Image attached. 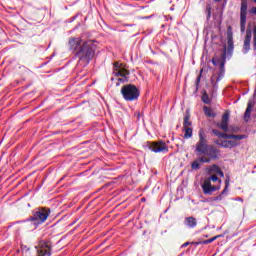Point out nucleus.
Listing matches in <instances>:
<instances>
[{
	"instance_id": "9d476101",
	"label": "nucleus",
	"mask_w": 256,
	"mask_h": 256,
	"mask_svg": "<svg viewBox=\"0 0 256 256\" xmlns=\"http://www.w3.org/2000/svg\"><path fill=\"white\" fill-rule=\"evenodd\" d=\"M212 133L216 137H221L222 139H247V135L245 134H242V135L227 134V133H222L217 129H213Z\"/></svg>"
},
{
	"instance_id": "9b49d317",
	"label": "nucleus",
	"mask_w": 256,
	"mask_h": 256,
	"mask_svg": "<svg viewBox=\"0 0 256 256\" xmlns=\"http://www.w3.org/2000/svg\"><path fill=\"white\" fill-rule=\"evenodd\" d=\"M113 74L115 75V77L125 78L127 75H129V70H127L123 64L115 62Z\"/></svg>"
},
{
	"instance_id": "7ed1b4c3",
	"label": "nucleus",
	"mask_w": 256,
	"mask_h": 256,
	"mask_svg": "<svg viewBox=\"0 0 256 256\" xmlns=\"http://www.w3.org/2000/svg\"><path fill=\"white\" fill-rule=\"evenodd\" d=\"M51 211L47 208H36L33 211L30 221H37L38 223H45Z\"/></svg>"
},
{
	"instance_id": "f3484780",
	"label": "nucleus",
	"mask_w": 256,
	"mask_h": 256,
	"mask_svg": "<svg viewBox=\"0 0 256 256\" xmlns=\"http://www.w3.org/2000/svg\"><path fill=\"white\" fill-rule=\"evenodd\" d=\"M204 155H207L208 159L211 161V159H217V157H219V150L213 146H208L206 154Z\"/></svg>"
},
{
	"instance_id": "aec40b11",
	"label": "nucleus",
	"mask_w": 256,
	"mask_h": 256,
	"mask_svg": "<svg viewBox=\"0 0 256 256\" xmlns=\"http://www.w3.org/2000/svg\"><path fill=\"white\" fill-rule=\"evenodd\" d=\"M183 129H184V138L191 139V137H193V129H191V127L183 128Z\"/></svg>"
},
{
	"instance_id": "6ab92c4d",
	"label": "nucleus",
	"mask_w": 256,
	"mask_h": 256,
	"mask_svg": "<svg viewBox=\"0 0 256 256\" xmlns=\"http://www.w3.org/2000/svg\"><path fill=\"white\" fill-rule=\"evenodd\" d=\"M184 224L190 229H195V227H197V218L193 216L186 217L184 220Z\"/></svg>"
},
{
	"instance_id": "a211bd4d",
	"label": "nucleus",
	"mask_w": 256,
	"mask_h": 256,
	"mask_svg": "<svg viewBox=\"0 0 256 256\" xmlns=\"http://www.w3.org/2000/svg\"><path fill=\"white\" fill-rule=\"evenodd\" d=\"M253 107H255V101L249 100L246 111L244 113V121H249L251 118V111H253Z\"/></svg>"
},
{
	"instance_id": "a878e982",
	"label": "nucleus",
	"mask_w": 256,
	"mask_h": 256,
	"mask_svg": "<svg viewBox=\"0 0 256 256\" xmlns=\"http://www.w3.org/2000/svg\"><path fill=\"white\" fill-rule=\"evenodd\" d=\"M202 101H203V103H206V104L211 103V99H209V95H207V92H205V93L202 95Z\"/></svg>"
},
{
	"instance_id": "393cba45",
	"label": "nucleus",
	"mask_w": 256,
	"mask_h": 256,
	"mask_svg": "<svg viewBox=\"0 0 256 256\" xmlns=\"http://www.w3.org/2000/svg\"><path fill=\"white\" fill-rule=\"evenodd\" d=\"M252 33H253V48L256 50V24L253 26Z\"/></svg>"
},
{
	"instance_id": "c85d7f7f",
	"label": "nucleus",
	"mask_w": 256,
	"mask_h": 256,
	"mask_svg": "<svg viewBox=\"0 0 256 256\" xmlns=\"http://www.w3.org/2000/svg\"><path fill=\"white\" fill-rule=\"evenodd\" d=\"M228 49L229 51H233V41L231 39L228 40Z\"/></svg>"
},
{
	"instance_id": "473e14b6",
	"label": "nucleus",
	"mask_w": 256,
	"mask_h": 256,
	"mask_svg": "<svg viewBox=\"0 0 256 256\" xmlns=\"http://www.w3.org/2000/svg\"><path fill=\"white\" fill-rule=\"evenodd\" d=\"M200 81H201V76H199V77L196 79V85H199Z\"/></svg>"
},
{
	"instance_id": "1a4fd4ad",
	"label": "nucleus",
	"mask_w": 256,
	"mask_h": 256,
	"mask_svg": "<svg viewBox=\"0 0 256 256\" xmlns=\"http://www.w3.org/2000/svg\"><path fill=\"white\" fill-rule=\"evenodd\" d=\"M224 139H230V140L219 139L216 141V145H219L224 149H233L234 147H238V145H240L239 141H243V139H237V138H224Z\"/></svg>"
},
{
	"instance_id": "c756f323",
	"label": "nucleus",
	"mask_w": 256,
	"mask_h": 256,
	"mask_svg": "<svg viewBox=\"0 0 256 256\" xmlns=\"http://www.w3.org/2000/svg\"><path fill=\"white\" fill-rule=\"evenodd\" d=\"M221 199H223V197L219 195L217 197L210 198V201H221Z\"/></svg>"
},
{
	"instance_id": "c9c22d12",
	"label": "nucleus",
	"mask_w": 256,
	"mask_h": 256,
	"mask_svg": "<svg viewBox=\"0 0 256 256\" xmlns=\"http://www.w3.org/2000/svg\"><path fill=\"white\" fill-rule=\"evenodd\" d=\"M214 1H216V3H217V2H219V1H221V0H214Z\"/></svg>"
},
{
	"instance_id": "4468645a",
	"label": "nucleus",
	"mask_w": 256,
	"mask_h": 256,
	"mask_svg": "<svg viewBox=\"0 0 256 256\" xmlns=\"http://www.w3.org/2000/svg\"><path fill=\"white\" fill-rule=\"evenodd\" d=\"M208 175H220V177H225V174L217 164H213L206 168Z\"/></svg>"
},
{
	"instance_id": "f257e3e1",
	"label": "nucleus",
	"mask_w": 256,
	"mask_h": 256,
	"mask_svg": "<svg viewBox=\"0 0 256 256\" xmlns=\"http://www.w3.org/2000/svg\"><path fill=\"white\" fill-rule=\"evenodd\" d=\"M68 45L71 51L74 52V55L79 59L78 63L82 67H87L91 59L95 57V49L97 46L93 40L84 41L81 38H70Z\"/></svg>"
},
{
	"instance_id": "2eb2a0df",
	"label": "nucleus",
	"mask_w": 256,
	"mask_h": 256,
	"mask_svg": "<svg viewBox=\"0 0 256 256\" xmlns=\"http://www.w3.org/2000/svg\"><path fill=\"white\" fill-rule=\"evenodd\" d=\"M201 163H211V158H207V156H202L199 159L192 162L191 167L195 171H198V169H201Z\"/></svg>"
},
{
	"instance_id": "20e7f679",
	"label": "nucleus",
	"mask_w": 256,
	"mask_h": 256,
	"mask_svg": "<svg viewBox=\"0 0 256 256\" xmlns=\"http://www.w3.org/2000/svg\"><path fill=\"white\" fill-rule=\"evenodd\" d=\"M210 145L207 144V136L205 135V131L203 129H200L199 131V141L196 144V150L197 153H200V155H206L207 149Z\"/></svg>"
},
{
	"instance_id": "423d86ee",
	"label": "nucleus",
	"mask_w": 256,
	"mask_h": 256,
	"mask_svg": "<svg viewBox=\"0 0 256 256\" xmlns=\"http://www.w3.org/2000/svg\"><path fill=\"white\" fill-rule=\"evenodd\" d=\"M145 147H148L154 153H167L169 151V147L163 141L147 142Z\"/></svg>"
},
{
	"instance_id": "2f4dec72",
	"label": "nucleus",
	"mask_w": 256,
	"mask_h": 256,
	"mask_svg": "<svg viewBox=\"0 0 256 256\" xmlns=\"http://www.w3.org/2000/svg\"><path fill=\"white\" fill-rule=\"evenodd\" d=\"M225 189L223 190L222 193H225V191H227V188L229 187V179L228 180H225Z\"/></svg>"
},
{
	"instance_id": "f03ea898",
	"label": "nucleus",
	"mask_w": 256,
	"mask_h": 256,
	"mask_svg": "<svg viewBox=\"0 0 256 256\" xmlns=\"http://www.w3.org/2000/svg\"><path fill=\"white\" fill-rule=\"evenodd\" d=\"M121 94L125 101H137L141 92L139 88L133 84H127L121 88Z\"/></svg>"
},
{
	"instance_id": "7c9ffc66",
	"label": "nucleus",
	"mask_w": 256,
	"mask_h": 256,
	"mask_svg": "<svg viewBox=\"0 0 256 256\" xmlns=\"http://www.w3.org/2000/svg\"><path fill=\"white\" fill-rule=\"evenodd\" d=\"M216 239H219V236H214V237L206 240V243H213V241H215Z\"/></svg>"
},
{
	"instance_id": "6e6552de",
	"label": "nucleus",
	"mask_w": 256,
	"mask_h": 256,
	"mask_svg": "<svg viewBox=\"0 0 256 256\" xmlns=\"http://www.w3.org/2000/svg\"><path fill=\"white\" fill-rule=\"evenodd\" d=\"M227 59V48L224 47L222 52L220 53V57L217 58V56H215L212 59V63L213 65H215V67H217L219 65L220 67V72L221 73H225V61Z\"/></svg>"
},
{
	"instance_id": "4be33fe9",
	"label": "nucleus",
	"mask_w": 256,
	"mask_h": 256,
	"mask_svg": "<svg viewBox=\"0 0 256 256\" xmlns=\"http://www.w3.org/2000/svg\"><path fill=\"white\" fill-rule=\"evenodd\" d=\"M189 119H191V116L189 115V113H187L184 116L183 128L191 127V122L189 121Z\"/></svg>"
},
{
	"instance_id": "b1692460",
	"label": "nucleus",
	"mask_w": 256,
	"mask_h": 256,
	"mask_svg": "<svg viewBox=\"0 0 256 256\" xmlns=\"http://www.w3.org/2000/svg\"><path fill=\"white\" fill-rule=\"evenodd\" d=\"M227 133H239V127H237V126H228Z\"/></svg>"
},
{
	"instance_id": "dca6fc26",
	"label": "nucleus",
	"mask_w": 256,
	"mask_h": 256,
	"mask_svg": "<svg viewBox=\"0 0 256 256\" xmlns=\"http://www.w3.org/2000/svg\"><path fill=\"white\" fill-rule=\"evenodd\" d=\"M38 256H51V247H49V244L43 243L38 248Z\"/></svg>"
},
{
	"instance_id": "5701e85b",
	"label": "nucleus",
	"mask_w": 256,
	"mask_h": 256,
	"mask_svg": "<svg viewBox=\"0 0 256 256\" xmlns=\"http://www.w3.org/2000/svg\"><path fill=\"white\" fill-rule=\"evenodd\" d=\"M204 113L207 115V117H215L213 110L207 106L204 107Z\"/></svg>"
},
{
	"instance_id": "72a5a7b5",
	"label": "nucleus",
	"mask_w": 256,
	"mask_h": 256,
	"mask_svg": "<svg viewBox=\"0 0 256 256\" xmlns=\"http://www.w3.org/2000/svg\"><path fill=\"white\" fill-rule=\"evenodd\" d=\"M187 245H189V242L184 243L182 247H187Z\"/></svg>"
},
{
	"instance_id": "f704fd0d",
	"label": "nucleus",
	"mask_w": 256,
	"mask_h": 256,
	"mask_svg": "<svg viewBox=\"0 0 256 256\" xmlns=\"http://www.w3.org/2000/svg\"><path fill=\"white\" fill-rule=\"evenodd\" d=\"M118 81H125V78H119Z\"/></svg>"
},
{
	"instance_id": "0eeeda50",
	"label": "nucleus",
	"mask_w": 256,
	"mask_h": 256,
	"mask_svg": "<svg viewBox=\"0 0 256 256\" xmlns=\"http://www.w3.org/2000/svg\"><path fill=\"white\" fill-rule=\"evenodd\" d=\"M202 191L204 195H213L215 191H219L221 189V186L219 185H211V178H204V182L201 185Z\"/></svg>"
},
{
	"instance_id": "f8f14e48",
	"label": "nucleus",
	"mask_w": 256,
	"mask_h": 256,
	"mask_svg": "<svg viewBox=\"0 0 256 256\" xmlns=\"http://www.w3.org/2000/svg\"><path fill=\"white\" fill-rule=\"evenodd\" d=\"M229 116H230L229 111H226L222 115L221 122L217 124V127H219V129H222V131H224V133H227V131H229Z\"/></svg>"
},
{
	"instance_id": "cd10ccee",
	"label": "nucleus",
	"mask_w": 256,
	"mask_h": 256,
	"mask_svg": "<svg viewBox=\"0 0 256 256\" xmlns=\"http://www.w3.org/2000/svg\"><path fill=\"white\" fill-rule=\"evenodd\" d=\"M248 12L250 13V15H255L256 17V7L250 8Z\"/></svg>"
},
{
	"instance_id": "412c9836",
	"label": "nucleus",
	"mask_w": 256,
	"mask_h": 256,
	"mask_svg": "<svg viewBox=\"0 0 256 256\" xmlns=\"http://www.w3.org/2000/svg\"><path fill=\"white\" fill-rule=\"evenodd\" d=\"M206 178L210 179V182L212 181L213 183H218L219 187H221V180L219 179V177H217V174H212Z\"/></svg>"
},
{
	"instance_id": "bb28decb",
	"label": "nucleus",
	"mask_w": 256,
	"mask_h": 256,
	"mask_svg": "<svg viewBox=\"0 0 256 256\" xmlns=\"http://www.w3.org/2000/svg\"><path fill=\"white\" fill-rule=\"evenodd\" d=\"M206 13L208 18L211 17V6L209 4L206 6Z\"/></svg>"
},
{
	"instance_id": "ddd939ff",
	"label": "nucleus",
	"mask_w": 256,
	"mask_h": 256,
	"mask_svg": "<svg viewBox=\"0 0 256 256\" xmlns=\"http://www.w3.org/2000/svg\"><path fill=\"white\" fill-rule=\"evenodd\" d=\"M253 34L250 29L246 30V36L244 38L243 53H249L251 50V38Z\"/></svg>"
},
{
	"instance_id": "39448f33",
	"label": "nucleus",
	"mask_w": 256,
	"mask_h": 256,
	"mask_svg": "<svg viewBox=\"0 0 256 256\" xmlns=\"http://www.w3.org/2000/svg\"><path fill=\"white\" fill-rule=\"evenodd\" d=\"M247 9H248L247 0H241V6H240V31H241V33H245V29L247 26Z\"/></svg>"
}]
</instances>
